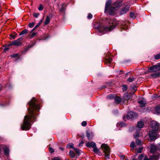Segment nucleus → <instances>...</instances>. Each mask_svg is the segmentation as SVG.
I'll list each match as a JSON object with an SVG mask.
<instances>
[{"mask_svg":"<svg viewBox=\"0 0 160 160\" xmlns=\"http://www.w3.org/2000/svg\"><path fill=\"white\" fill-rule=\"evenodd\" d=\"M151 72H155L160 70V65H155L151 67L149 69Z\"/></svg>","mask_w":160,"mask_h":160,"instance_id":"7","label":"nucleus"},{"mask_svg":"<svg viewBox=\"0 0 160 160\" xmlns=\"http://www.w3.org/2000/svg\"><path fill=\"white\" fill-rule=\"evenodd\" d=\"M32 46H33L32 45H29L28 46L27 48H25L24 49V51H23V52H25L27 51H28L29 50V49L30 48L32 47Z\"/></svg>","mask_w":160,"mask_h":160,"instance_id":"33","label":"nucleus"},{"mask_svg":"<svg viewBox=\"0 0 160 160\" xmlns=\"http://www.w3.org/2000/svg\"><path fill=\"white\" fill-rule=\"evenodd\" d=\"M42 20H40L39 22L38 23V24L40 25V24H41V23H42Z\"/></svg>","mask_w":160,"mask_h":160,"instance_id":"61","label":"nucleus"},{"mask_svg":"<svg viewBox=\"0 0 160 160\" xmlns=\"http://www.w3.org/2000/svg\"><path fill=\"white\" fill-rule=\"evenodd\" d=\"M2 85L1 84H0V90L2 89Z\"/></svg>","mask_w":160,"mask_h":160,"instance_id":"63","label":"nucleus"},{"mask_svg":"<svg viewBox=\"0 0 160 160\" xmlns=\"http://www.w3.org/2000/svg\"><path fill=\"white\" fill-rule=\"evenodd\" d=\"M69 154L70 156L72 158H73L75 157V153L71 150L69 151Z\"/></svg>","mask_w":160,"mask_h":160,"instance_id":"25","label":"nucleus"},{"mask_svg":"<svg viewBox=\"0 0 160 160\" xmlns=\"http://www.w3.org/2000/svg\"><path fill=\"white\" fill-rule=\"evenodd\" d=\"M151 76L153 78H156L160 76V72H155L151 74Z\"/></svg>","mask_w":160,"mask_h":160,"instance_id":"19","label":"nucleus"},{"mask_svg":"<svg viewBox=\"0 0 160 160\" xmlns=\"http://www.w3.org/2000/svg\"><path fill=\"white\" fill-rule=\"evenodd\" d=\"M28 30L27 29H25L22 32H20L19 34V35H21L27 33Z\"/></svg>","mask_w":160,"mask_h":160,"instance_id":"26","label":"nucleus"},{"mask_svg":"<svg viewBox=\"0 0 160 160\" xmlns=\"http://www.w3.org/2000/svg\"><path fill=\"white\" fill-rule=\"evenodd\" d=\"M109 24H110L107 27H103V28H102L101 26H100L99 27V29L100 30L102 28H103L105 31H111L115 28L116 25L114 23L111 22H109Z\"/></svg>","mask_w":160,"mask_h":160,"instance_id":"3","label":"nucleus"},{"mask_svg":"<svg viewBox=\"0 0 160 160\" xmlns=\"http://www.w3.org/2000/svg\"><path fill=\"white\" fill-rule=\"evenodd\" d=\"M115 11V7L111 6L109 9V13L110 15H113Z\"/></svg>","mask_w":160,"mask_h":160,"instance_id":"18","label":"nucleus"},{"mask_svg":"<svg viewBox=\"0 0 160 160\" xmlns=\"http://www.w3.org/2000/svg\"><path fill=\"white\" fill-rule=\"evenodd\" d=\"M3 149L4 151V154L5 155H8L9 154V152L8 148L6 147H5L3 148Z\"/></svg>","mask_w":160,"mask_h":160,"instance_id":"20","label":"nucleus"},{"mask_svg":"<svg viewBox=\"0 0 160 160\" xmlns=\"http://www.w3.org/2000/svg\"><path fill=\"white\" fill-rule=\"evenodd\" d=\"M143 160H151L150 159V158H148L147 156H145L144 157Z\"/></svg>","mask_w":160,"mask_h":160,"instance_id":"59","label":"nucleus"},{"mask_svg":"<svg viewBox=\"0 0 160 160\" xmlns=\"http://www.w3.org/2000/svg\"><path fill=\"white\" fill-rule=\"evenodd\" d=\"M143 149V148L142 147H140L137 150V152L139 153H141Z\"/></svg>","mask_w":160,"mask_h":160,"instance_id":"36","label":"nucleus"},{"mask_svg":"<svg viewBox=\"0 0 160 160\" xmlns=\"http://www.w3.org/2000/svg\"><path fill=\"white\" fill-rule=\"evenodd\" d=\"M130 6L129 3H128L125 4L120 11V15L126 13L129 11Z\"/></svg>","mask_w":160,"mask_h":160,"instance_id":"5","label":"nucleus"},{"mask_svg":"<svg viewBox=\"0 0 160 160\" xmlns=\"http://www.w3.org/2000/svg\"><path fill=\"white\" fill-rule=\"evenodd\" d=\"M140 132L139 131H137L136 132L135 134L134 135V138H138L139 136Z\"/></svg>","mask_w":160,"mask_h":160,"instance_id":"28","label":"nucleus"},{"mask_svg":"<svg viewBox=\"0 0 160 160\" xmlns=\"http://www.w3.org/2000/svg\"><path fill=\"white\" fill-rule=\"evenodd\" d=\"M32 32H31L29 33V35H28V36L30 37V38H33L36 34V33L35 32H33L32 33H31Z\"/></svg>","mask_w":160,"mask_h":160,"instance_id":"31","label":"nucleus"},{"mask_svg":"<svg viewBox=\"0 0 160 160\" xmlns=\"http://www.w3.org/2000/svg\"><path fill=\"white\" fill-rule=\"evenodd\" d=\"M36 101L35 98H33L28 103L30 107L28 109L29 115L24 117L23 123L21 127L22 130H29L31 126V122H32L33 119L36 117L37 112L39 111L40 107L39 105L36 103Z\"/></svg>","mask_w":160,"mask_h":160,"instance_id":"1","label":"nucleus"},{"mask_svg":"<svg viewBox=\"0 0 160 160\" xmlns=\"http://www.w3.org/2000/svg\"><path fill=\"white\" fill-rule=\"evenodd\" d=\"M18 54H13L11 55V57H18Z\"/></svg>","mask_w":160,"mask_h":160,"instance_id":"52","label":"nucleus"},{"mask_svg":"<svg viewBox=\"0 0 160 160\" xmlns=\"http://www.w3.org/2000/svg\"><path fill=\"white\" fill-rule=\"evenodd\" d=\"M114 96L112 94H109L108 95L107 97V98L110 99H112L113 98H114Z\"/></svg>","mask_w":160,"mask_h":160,"instance_id":"38","label":"nucleus"},{"mask_svg":"<svg viewBox=\"0 0 160 160\" xmlns=\"http://www.w3.org/2000/svg\"><path fill=\"white\" fill-rule=\"evenodd\" d=\"M144 126V124L143 122L142 121H139L138 122L137 127L139 128H143Z\"/></svg>","mask_w":160,"mask_h":160,"instance_id":"14","label":"nucleus"},{"mask_svg":"<svg viewBox=\"0 0 160 160\" xmlns=\"http://www.w3.org/2000/svg\"><path fill=\"white\" fill-rule=\"evenodd\" d=\"M40 25L38 24L37 25H36L33 29H32V30L31 31V32H32L35 29H36L37 28H38V27Z\"/></svg>","mask_w":160,"mask_h":160,"instance_id":"47","label":"nucleus"},{"mask_svg":"<svg viewBox=\"0 0 160 160\" xmlns=\"http://www.w3.org/2000/svg\"><path fill=\"white\" fill-rule=\"evenodd\" d=\"M67 147L68 148H72V149H73V148H74V145L72 143H71L68 144L67 145Z\"/></svg>","mask_w":160,"mask_h":160,"instance_id":"30","label":"nucleus"},{"mask_svg":"<svg viewBox=\"0 0 160 160\" xmlns=\"http://www.w3.org/2000/svg\"><path fill=\"white\" fill-rule=\"evenodd\" d=\"M74 151L76 152V153H77L78 154H79V150L78 148H73V149Z\"/></svg>","mask_w":160,"mask_h":160,"instance_id":"45","label":"nucleus"},{"mask_svg":"<svg viewBox=\"0 0 160 160\" xmlns=\"http://www.w3.org/2000/svg\"><path fill=\"white\" fill-rule=\"evenodd\" d=\"M156 146H157V151H158L160 152V144H158Z\"/></svg>","mask_w":160,"mask_h":160,"instance_id":"43","label":"nucleus"},{"mask_svg":"<svg viewBox=\"0 0 160 160\" xmlns=\"http://www.w3.org/2000/svg\"><path fill=\"white\" fill-rule=\"evenodd\" d=\"M43 9V7L41 4L39 5V7L38 8V10L39 11H42Z\"/></svg>","mask_w":160,"mask_h":160,"instance_id":"46","label":"nucleus"},{"mask_svg":"<svg viewBox=\"0 0 160 160\" xmlns=\"http://www.w3.org/2000/svg\"><path fill=\"white\" fill-rule=\"evenodd\" d=\"M87 137L89 139L90 138V134L88 132H87L86 133Z\"/></svg>","mask_w":160,"mask_h":160,"instance_id":"57","label":"nucleus"},{"mask_svg":"<svg viewBox=\"0 0 160 160\" xmlns=\"http://www.w3.org/2000/svg\"><path fill=\"white\" fill-rule=\"evenodd\" d=\"M112 62V59L111 58H106L105 60V63L108 65L111 63Z\"/></svg>","mask_w":160,"mask_h":160,"instance_id":"22","label":"nucleus"},{"mask_svg":"<svg viewBox=\"0 0 160 160\" xmlns=\"http://www.w3.org/2000/svg\"><path fill=\"white\" fill-rule=\"evenodd\" d=\"M22 40V38H20L18 39L15 40L8 45V46L11 45H14L16 46H19L21 45L22 43L20 42Z\"/></svg>","mask_w":160,"mask_h":160,"instance_id":"6","label":"nucleus"},{"mask_svg":"<svg viewBox=\"0 0 160 160\" xmlns=\"http://www.w3.org/2000/svg\"><path fill=\"white\" fill-rule=\"evenodd\" d=\"M156 131L152 130L149 132V136L151 140H154L156 139L157 135L156 132Z\"/></svg>","mask_w":160,"mask_h":160,"instance_id":"8","label":"nucleus"},{"mask_svg":"<svg viewBox=\"0 0 160 160\" xmlns=\"http://www.w3.org/2000/svg\"><path fill=\"white\" fill-rule=\"evenodd\" d=\"M59 149L62 151H63L64 150L63 148H62V147H59Z\"/></svg>","mask_w":160,"mask_h":160,"instance_id":"62","label":"nucleus"},{"mask_svg":"<svg viewBox=\"0 0 160 160\" xmlns=\"http://www.w3.org/2000/svg\"><path fill=\"white\" fill-rule=\"evenodd\" d=\"M157 151V146L154 144H151L150 150L151 153L153 154Z\"/></svg>","mask_w":160,"mask_h":160,"instance_id":"10","label":"nucleus"},{"mask_svg":"<svg viewBox=\"0 0 160 160\" xmlns=\"http://www.w3.org/2000/svg\"><path fill=\"white\" fill-rule=\"evenodd\" d=\"M132 98V96L130 94L127 93H125L124 95V98L125 100H128Z\"/></svg>","mask_w":160,"mask_h":160,"instance_id":"16","label":"nucleus"},{"mask_svg":"<svg viewBox=\"0 0 160 160\" xmlns=\"http://www.w3.org/2000/svg\"><path fill=\"white\" fill-rule=\"evenodd\" d=\"M156 111L158 113H160V106H158L156 108Z\"/></svg>","mask_w":160,"mask_h":160,"instance_id":"35","label":"nucleus"},{"mask_svg":"<svg viewBox=\"0 0 160 160\" xmlns=\"http://www.w3.org/2000/svg\"><path fill=\"white\" fill-rule=\"evenodd\" d=\"M50 21V18L48 16H47L46 17V19L45 22V23H44L45 25L48 24L49 23Z\"/></svg>","mask_w":160,"mask_h":160,"instance_id":"27","label":"nucleus"},{"mask_svg":"<svg viewBox=\"0 0 160 160\" xmlns=\"http://www.w3.org/2000/svg\"><path fill=\"white\" fill-rule=\"evenodd\" d=\"M159 124L155 121L151 122V127L152 128V130L157 131L158 129Z\"/></svg>","mask_w":160,"mask_h":160,"instance_id":"9","label":"nucleus"},{"mask_svg":"<svg viewBox=\"0 0 160 160\" xmlns=\"http://www.w3.org/2000/svg\"><path fill=\"white\" fill-rule=\"evenodd\" d=\"M87 123L86 122L84 121L82 123V125L83 126H85L86 125Z\"/></svg>","mask_w":160,"mask_h":160,"instance_id":"53","label":"nucleus"},{"mask_svg":"<svg viewBox=\"0 0 160 160\" xmlns=\"http://www.w3.org/2000/svg\"><path fill=\"white\" fill-rule=\"evenodd\" d=\"M114 99L115 103L117 104L119 103L121 101V98L119 97H115Z\"/></svg>","mask_w":160,"mask_h":160,"instance_id":"21","label":"nucleus"},{"mask_svg":"<svg viewBox=\"0 0 160 160\" xmlns=\"http://www.w3.org/2000/svg\"><path fill=\"white\" fill-rule=\"evenodd\" d=\"M93 148V151L95 153L98 154L99 155L101 154L100 152L99 151V149L97 148L96 145L95 147Z\"/></svg>","mask_w":160,"mask_h":160,"instance_id":"23","label":"nucleus"},{"mask_svg":"<svg viewBox=\"0 0 160 160\" xmlns=\"http://www.w3.org/2000/svg\"><path fill=\"white\" fill-rule=\"evenodd\" d=\"M130 147L131 148H132L133 149L136 147V145L134 144L133 142H131V143L130 144Z\"/></svg>","mask_w":160,"mask_h":160,"instance_id":"40","label":"nucleus"},{"mask_svg":"<svg viewBox=\"0 0 160 160\" xmlns=\"http://www.w3.org/2000/svg\"><path fill=\"white\" fill-rule=\"evenodd\" d=\"M9 48L8 47L5 48H4L3 50L4 52H6L9 49Z\"/></svg>","mask_w":160,"mask_h":160,"instance_id":"60","label":"nucleus"},{"mask_svg":"<svg viewBox=\"0 0 160 160\" xmlns=\"http://www.w3.org/2000/svg\"><path fill=\"white\" fill-rule=\"evenodd\" d=\"M144 157L143 154H140L138 157V160H142Z\"/></svg>","mask_w":160,"mask_h":160,"instance_id":"37","label":"nucleus"},{"mask_svg":"<svg viewBox=\"0 0 160 160\" xmlns=\"http://www.w3.org/2000/svg\"><path fill=\"white\" fill-rule=\"evenodd\" d=\"M92 15L91 13H89L88 14L87 16V18H88L89 19H90L92 18Z\"/></svg>","mask_w":160,"mask_h":160,"instance_id":"49","label":"nucleus"},{"mask_svg":"<svg viewBox=\"0 0 160 160\" xmlns=\"http://www.w3.org/2000/svg\"><path fill=\"white\" fill-rule=\"evenodd\" d=\"M136 142L137 144L138 145H141L142 144V142L139 139H137L136 140Z\"/></svg>","mask_w":160,"mask_h":160,"instance_id":"29","label":"nucleus"},{"mask_svg":"<svg viewBox=\"0 0 160 160\" xmlns=\"http://www.w3.org/2000/svg\"><path fill=\"white\" fill-rule=\"evenodd\" d=\"M53 160H61L60 158L58 157H55L53 158Z\"/></svg>","mask_w":160,"mask_h":160,"instance_id":"58","label":"nucleus"},{"mask_svg":"<svg viewBox=\"0 0 160 160\" xmlns=\"http://www.w3.org/2000/svg\"><path fill=\"white\" fill-rule=\"evenodd\" d=\"M160 154L158 153L156 155H153L151 156L150 159L151 160H158L159 158Z\"/></svg>","mask_w":160,"mask_h":160,"instance_id":"13","label":"nucleus"},{"mask_svg":"<svg viewBox=\"0 0 160 160\" xmlns=\"http://www.w3.org/2000/svg\"><path fill=\"white\" fill-rule=\"evenodd\" d=\"M84 142L83 141H82L79 144V147H81L82 146V144L84 143Z\"/></svg>","mask_w":160,"mask_h":160,"instance_id":"55","label":"nucleus"},{"mask_svg":"<svg viewBox=\"0 0 160 160\" xmlns=\"http://www.w3.org/2000/svg\"><path fill=\"white\" fill-rule=\"evenodd\" d=\"M103 150L105 153V156L108 158H109L110 149L107 144H103L101 145Z\"/></svg>","mask_w":160,"mask_h":160,"instance_id":"2","label":"nucleus"},{"mask_svg":"<svg viewBox=\"0 0 160 160\" xmlns=\"http://www.w3.org/2000/svg\"><path fill=\"white\" fill-rule=\"evenodd\" d=\"M133 89L135 90H137V88L136 87H133Z\"/></svg>","mask_w":160,"mask_h":160,"instance_id":"64","label":"nucleus"},{"mask_svg":"<svg viewBox=\"0 0 160 160\" xmlns=\"http://www.w3.org/2000/svg\"><path fill=\"white\" fill-rule=\"evenodd\" d=\"M65 5L63 4L61 5V8H60V11L62 12L64 11L65 9Z\"/></svg>","mask_w":160,"mask_h":160,"instance_id":"32","label":"nucleus"},{"mask_svg":"<svg viewBox=\"0 0 160 160\" xmlns=\"http://www.w3.org/2000/svg\"><path fill=\"white\" fill-rule=\"evenodd\" d=\"M96 145L95 143L94 142H88L86 144V145L87 147H92V148L95 147L96 146Z\"/></svg>","mask_w":160,"mask_h":160,"instance_id":"15","label":"nucleus"},{"mask_svg":"<svg viewBox=\"0 0 160 160\" xmlns=\"http://www.w3.org/2000/svg\"><path fill=\"white\" fill-rule=\"evenodd\" d=\"M49 150L51 153H52L54 152V149L52 148H49Z\"/></svg>","mask_w":160,"mask_h":160,"instance_id":"54","label":"nucleus"},{"mask_svg":"<svg viewBox=\"0 0 160 160\" xmlns=\"http://www.w3.org/2000/svg\"><path fill=\"white\" fill-rule=\"evenodd\" d=\"M137 117V114L136 113L132 112H130L128 113L127 115L123 117V120L126 121V119H130L135 118Z\"/></svg>","mask_w":160,"mask_h":160,"instance_id":"4","label":"nucleus"},{"mask_svg":"<svg viewBox=\"0 0 160 160\" xmlns=\"http://www.w3.org/2000/svg\"><path fill=\"white\" fill-rule=\"evenodd\" d=\"M17 35V34L16 33H14L13 34H11L10 35V37L13 39H14L16 38Z\"/></svg>","mask_w":160,"mask_h":160,"instance_id":"34","label":"nucleus"},{"mask_svg":"<svg viewBox=\"0 0 160 160\" xmlns=\"http://www.w3.org/2000/svg\"><path fill=\"white\" fill-rule=\"evenodd\" d=\"M135 78L133 76H131L128 78L127 80L129 82H131L135 81Z\"/></svg>","mask_w":160,"mask_h":160,"instance_id":"24","label":"nucleus"},{"mask_svg":"<svg viewBox=\"0 0 160 160\" xmlns=\"http://www.w3.org/2000/svg\"><path fill=\"white\" fill-rule=\"evenodd\" d=\"M122 4V2L120 1H118L114 2L112 5L116 8H119L121 7Z\"/></svg>","mask_w":160,"mask_h":160,"instance_id":"11","label":"nucleus"},{"mask_svg":"<svg viewBox=\"0 0 160 160\" xmlns=\"http://www.w3.org/2000/svg\"><path fill=\"white\" fill-rule=\"evenodd\" d=\"M146 101L144 99L138 101V102L139 103L141 107H145V104H146Z\"/></svg>","mask_w":160,"mask_h":160,"instance_id":"12","label":"nucleus"},{"mask_svg":"<svg viewBox=\"0 0 160 160\" xmlns=\"http://www.w3.org/2000/svg\"><path fill=\"white\" fill-rule=\"evenodd\" d=\"M130 16L131 18H135V14L134 13L131 12L130 14Z\"/></svg>","mask_w":160,"mask_h":160,"instance_id":"41","label":"nucleus"},{"mask_svg":"<svg viewBox=\"0 0 160 160\" xmlns=\"http://www.w3.org/2000/svg\"><path fill=\"white\" fill-rule=\"evenodd\" d=\"M127 88L126 86L123 85L122 86V89L123 91H125L127 90Z\"/></svg>","mask_w":160,"mask_h":160,"instance_id":"51","label":"nucleus"},{"mask_svg":"<svg viewBox=\"0 0 160 160\" xmlns=\"http://www.w3.org/2000/svg\"><path fill=\"white\" fill-rule=\"evenodd\" d=\"M111 4V0L108 1L106 3V6H105V12H106L107 11L109 7H110V5Z\"/></svg>","mask_w":160,"mask_h":160,"instance_id":"17","label":"nucleus"},{"mask_svg":"<svg viewBox=\"0 0 160 160\" xmlns=\"http://www.w3.org/2000/svg\"><path fill=\"white\" fill-rule=\"evenodd\" d=\"M34 24L35 23L34 22H32V23H29L28 25L29 27L30 28L33 27L34 26Z\"/></svg>","mask_w":160,"mask_h":160,"instance_id":"42","label":"nucleus"},{"mask_svg":"<svg viewBox=\"0 0 160 160\" xmlns=\"http://www.w3.org/2000/svg\"><path fill=\"white\" fill-rule=\"evenodd\" d=\"M155 58L158 60L160 58V53L157 54L155 57Z\"/></svg>","mask_w":160,"mask_h":160,"instance_id":"39","label":"nucleus"},{"mask_svg":"<svg viewBox=\"0 0 160 160\" xmlns=\"http://www.w3.org/2000/svg\"><path fill=\"white\" fill-rule=\"evenodd\" d=\"M39 15V14L38 13H34L33 14V16H34L36 18H37L38 17V16Z\"/></svg>","mask_w":160,"mask_h":160,"instance_id":"56","label":"nucleus"},{"mask_svg":"<svg viewBox=\"0 0 160 160\" xmlns=\"http://www.w3.org/2000/svg\"><path fill=\"white\" fill-rule=\"evenodd\" d=\"M119 125L121 127H124L125 126V124L123 122H120L119 124Z\"/></svg>","mask_w":160,"mask_h":160,"instance_id":"50","label":"nucleus"},{"mask_svg":"<svg viewBox=\"0 0 160 160\" xmlns=\"http://www.w3.org/2000/svg\"><path fill=\"white\" fill-rule=\"evenodd\" d=\"M135 128L134 126H131L129 128V131L130 132H132L134 130Z\"/></svg>","mask_w":160,"mask_h":160,"instance_id":"44","label":"nucleus"},{"mask_svg":"<svg viewBox=\"0 0 160 160\" xmlns=\"http://www.w3.org/2000/svg\"><path fill=\"white\" fill-rule=\"evenodd\" d=\"M121 159L122 160H127L124 156L121 155L120 156Z\"/></svg>","mask_w":160,"mask_h":160,"instance_id":"48","label":"nucleus"}]
</instances>
